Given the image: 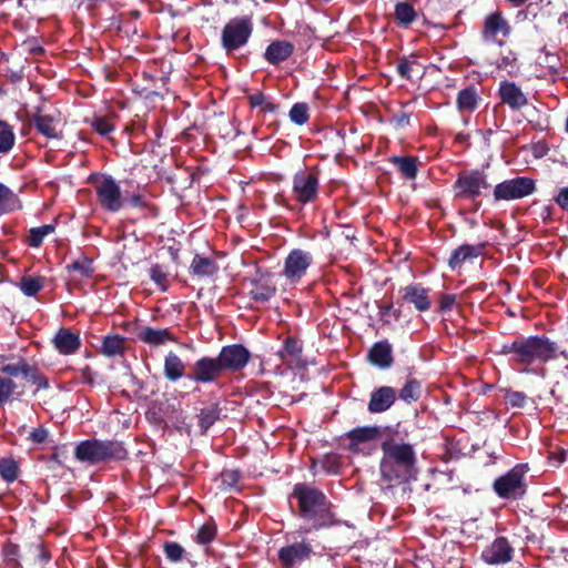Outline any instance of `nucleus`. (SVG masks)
I'll use <instances>...</instances> for the list:
<instances>
[{
    "label": "nucleus",
    "instance_id": "obj_16",
    "mask_svg": "<svg viewBox=\"0 0 568 568\" xmlns=\"http://www.w3.org/2000/svg\"><path fill=\"white\" fill-rule=\"evenodd\" d=\"M381 435L376 426L358 427L348 433V449L353 453H369L371 443Z\"/></svg>",
    "mask_w": 568,
    "mask_h": 568
},
{
    "label": "nucleus",
    "instance_id": "obj_51",
    "mask_svg": "<svg viewBox=\"0 0 568 568\" xmlns=\"http://www.w3.org/2000/svg\"><path fill=\"white\" fill-rule=\"evenodd\" d=\"M49 436V432L43 426H39L37 428H33L29 434V440H31L33 444H43Z\"/></svg>",
    "mask_w": 568,
    "mask_h": 568
},
{
    "label": "nucleus",
    "instance_id": "obj_11",
    "mask_svg": "<svg viewBox=\"0 0 568 568\" xmlns=\"http://www.w3.org/2000/svg\"><path fill=\"white\" fill-rule=\"evenodd\" d=\"M486 175L479 171L460 172L454 183L455 197L475 200L487 189Z\"/></svg>",
    "mask_w": 568,
    "mask_h": 568
},
{
    "label": "nucleus",
    "instance_id": "obj_38",
    "mask_svg": "<svg viewBox=\"0 0 568 568\" xmlns=\"http://www.w3.org/2000/svg\"><path fill=\"white\" fill-rule=\"evenodd\" d=\"M420 383L416 379H409L399 390V398L406 403L416 402L420 396Z\"/></svg>",
    "mask_w": 568,
    "mask_h": 568
},
{
    "label": "nucleus",
    "instance_id": "obj_1",
    "mask_svg": "<svg viewBox=\"0 0 568 568\" xmlns=\"http://www.w3.org/2000/svg\"><path fill=\"white\" fill-rule=\"evenodd\" d=\"M381 481L392 489L417 480L419 474L417 453L409 443L388 438L381 446Z\"/></svg>",
    "mask_w": 568,
    "mask_h": 568
},
{
    "label": "nucleus",
    "instance_id": "obj_34",
    "mask_svg": "<svg viewBox=\"0 0 568 568\" xmlns=\"http://www.w3.org/2000/svg\"><path fill=\"white\" fill-rule=\"evenodd\" d=\"M192 273L199 276H211L213 275L217 267L215 262L212 258L204 257L201 255H195L191 263Z\"/></svg>",
    "mask_w": 568,
    "mask_h": 568
},
{
    "label": "nucleus",
    "instance_id": "obj_42",
    "mask_svg": "<svg viewBox=\"0 0 568 568\" xmlns=\"http://www.w3.org/2000/svg\"><path fill=\"white\" fill-rule=\"evenodd\" d=\"M497 68L506 70L510 75L516 74L518 72L516 53L510 50L503 53L501 58L497 62Z\"/></svg>",
    "mask_w": 568,
    "mask_h": 568
},
{
    "label": "nucleus",
    "instance_id": "obj_20",
    "mask_svg": "<svg viewBox=\"0 0 568 568\" xmlns=\"http://www.w3.org/2000/svg\"><path fill=\"white\" fill-rule=\"evenodd\" d=\"M486 244L485 243H478L475 245L470 244H463L455 248L448 260V266L452 270H456L462 267V265L470 260L477 258L480 255L484 254Z\"/></svg>",
    "mask_w": 568,
    "mask_h": 568
},
{
    "label": "nucleus",
    "instance_id": "obj_53",
    "mask_svg": "<svg viewBox=\"0 0 568 568\" xmlns=\"http://www.w3.org/2000/svg\"><path fill=\"white\" fill-rule=\"evenodd\" d=\"M505 399L506 404L510 405L511 407H523L526 402V396L520 392H510L507 393Z\"/></svg>",
    "mask_w": 568,
    "mask_h": 568
},
{
    "label": "nucleus",
    "instance_id": "obj_21",
    "mask_svg": "<svg viewBox=\"0 0 568 568\" xmlns=\"http://www.w3.org/2000/svg\"><path fill=\"white\" fill-rule=\"evenodd\" d=\"M138 338L140 342L153 347H159L168 343L176 342V338L171 329L154 328L150 326L142 327L138 332Z\"/></svg>",
    "mask_w": 568,
    "mask_h": 568
},
{
    "label": "nucleus",
    "instance_id": "obj_44",
    "mask_svg": "<svg viewBox=\"0 0 568 568\" xmlns=\"http://www.w3.org/2000/svg\"><path fill=\"white\" fill-rule=\"evenodd\" d=\"M24 378L30 381L32 384L37 386L38 389L41 388H48L49 382L44 375H42L37 367L29 365L27 366V369L24 371Z\"/></svg>",
    "mask_w": 568,
    "mask_h": 568
},
{
    "label": "nucleus",
    "instance_id": "obj_56",
    "mask_svg": "<svg viewBox=\"0 0 568 568\" xmlns=\"http://www.w3.org/2000/svg\"><path fill=\"white\" fill-rule=\"evenodd\" d=\"M72 270L79 271L81 274H83L85 276H89L90 273L92 272V270L90 267V263L88 261H85V260H83V261H75L72 264Z\"/></svg>",
    "mask_w": 568,
    "mask_h": 568
},
{
    "label": "nucleus",
    "instance_id": "obj_40",
    "mask_svg": "<svg viewBox=\"0 0 568 568\" xmlns=\"http://www.w3.org/2000/svg\"><path fill=\"white\" fill-rule=\"evenodd\" d=\"M18 464L11 458H0V476L7 483H12L18 478Z\"/></svg>",
    "mask_w": 568,
    "mask_h": 568
},
{
    "label": "nucleus",
    "instance_id": "obj_60",
    "mask_svg": "<svg viewBox=\"0 0 568 568\" xmlns=\"http://www.w3.org/2000/svg\"><path fill=\"white\" fill-rule=\"evenodd\" d=\"M140 201H141L140 196H133L132 197V203L135 204V205H138L140 203Z\"/></svg>",
    "mask_w": 568,
    "mask_h": 568
},
{
    "label": "nucleus",
    "instance_id": "obj_6",
    "mask_svg": "<svg viewBox=\"0 0 568 568\" xmlns=\"http://www.w3.org/2000/svg\"><path fill=\"white\" fill-rule=\"evenodd\" d=\"M253 31V23L248 17L231 19L222 29L221 43L227 52L244 47Z\"/></svg>",
    "mask_w": 568,
    "mask_h": 568
},
{
    "label": "nucleus",
    "instance_id": "obj_48",
    "mask_svg": "<svg viewBox=\"0 0 568 568\" xmlns=\"http://www.w3.org/2000/svg\"><path fill=\"white\" fill-rule=\"evenodd\" d=\"M28 363L24 361H20L16 364H7L0 368V374L10 378L17 377L19 375H24V371L27 369Z\"/></svg>",
    "mask_w": 568,
    "mask_h": 568
},
{
    "label": "nucleus",
    "instance_id": "obj_24",
    "mask_svg": "<svg viewBox=\"0 0 568 568\" xmlns=\"http://www.w3.org/2000/svg\"><path fill=\"white\" fill-rule=\"evenodd\" d=\"M481 98L476 87L468 85L457 93L456 105L457 110L463 114L474 113L480 102Z\"/></svg>",
    "mask_w": 568,
    "mask_h": 568
},
{
    "label": "nucleus",
    "instance_id": "obj_25",
    "mask_svg": "<svg viewBox=\"0 0 568 568\" xmlns=\"http://www.w3.org/2000/svg\"><path fill=\"white\" fill-rule=\"evenodd\" d=\"M293 51L294 45L291 42L276 40L267 45L264 58L268 63L277 64L287 60Z\"/></svg>",
    "mask_w": 568,
    "mask_h": 568
},
{
    "label": "nucleus",
    "instance_id": "obj_17",
    "mask_svg": "<svg viewBox=\"0 0 568 568\" xmlns=\"http://www.w3.org/2000/svg\"><path fill=\"white\" fill-rule=\"evenodd\" d=\"M514 549L505 537L496 538L481 552V558L490 565H500L509 562L513 559Z\"/></svg>",
    "mask_w": 568,
    "mask_h": 568
},
{
    "label": "nucleus",
    "instance_id": "obj_14",
    "mask_svg": "<svg viewBox=\"0 0 568 568\" xmlns=\"http://www.w3.org/2000/svg\"><path fill=\"white\" fill-rule=\"evenodd\" d=\"M223 372L217 357H202L194 363L189 378L196 383H213L220 378Z\"/></svg>",
    "mask_w": 568,
    "mask_h": 568
},
{
    "label": "nucleus",
    "instance_id": "obj_55",
    "mask_svg": "<svg viewBox=\"0 0 568 568\" xmlns=\"http://www.w3.org/2000/svg\"><path fill=\"white\" fill-rule=\"evenodd\" d=\"M250 104L252 108L263 106L266 111H273L271 103H265V97L262 93L250 95Z\"/></svg>",
    "mask_w": 568,
    "mask_h": 568
},
{
    "label": "nucleus",
    "instance_id": "obj_43",
    "mask_svg": "<svg viewBox=\"0 0 568 568\" xmlns=\"http://www.w3.org/2000/svg\"><path fill=\"white\" fill-rule=\"evenodd\" d=\"M91 126L102 136L109 135L114 130V124L110 116H94L91 121Z\"/></svg>",
    "mask_w": 568,
    "mask_h": 568
},
{
    "label": "nucleus",
    "instance_id": "obj_31",
    "mask_svg": "<svg viewBox=\"0 0 568 568\" xmlns=\"http://www.w3.org/2000/svg\"><path fill=\"white\" fill-rule=\"evenodd\" d=\"M21 209V202L17 194L7 185L0 183V215Z\"/></svg>",
    "mask_w": 568,
    "mask_h": 568
},
{
    "label": "nucleus",
    "instance_id": "obj_5",
    "mask_svg": "<svg viewBox=\"0 0 568 568\" xmlns=\"http://www.w3.org/2000/svg\"><path fill=\"white\" fill-rule=\"evenodd\" d=\"M320 195V171L316 168L298 170L292 179V197L306 205L316 202Z\"/></svg>",
    "mask_w": 568,
    "mask_h": 568
},
{
    "label": "nucleus",
    "instance_id": "obj_22",
    "mask_svg": "<svg viewBox=\"0 0 568 568\" xmlns=\"http://www.w3.org/2000/svg\"><path fill=\"white\" fill-rule=\"evenodd\" d=\"M499 98L513 110H519L528 103L521 89L514 82L504 81L499 85Z\"/></svg>",
    "mask_w": 568,
    "mask_h": 568
},
{
    "label": "nucleus",
    "instance_id": "obj_58",
    "mask_svg": "<svg viewBox=\"0 0 568 568\" xmlns=\"http://www.w3.org/2000/svg\"><path fill=\"white\" fill-rule=\"evenodd\" d=\"M221 477H222V483L227 484L230 487H232L237 481V474L235 471H231V470L223 471Z\"/></svg>",
    "mask_w": 568,
    "mask_h": 568
},
{
    "label": "nucleus",
    "instance_id": "obj_8",
    "mask_svg": "<svg viewBox=\"0 0 568 568\" xmlns=\"http://www.w3.org/2000/svg\"><path fill=\"white\" fill-rule=\"evenodd\" d=\"M526 466L516 465L505 475L494 481V490L500 498L518 499L526 493L525 484Z\"/></svg>",
    "mask_w": 568,
    "mask_h": 568
},
{
    "label": "nucleus",
    "instance_id": "obj_32",
    "mask_svg": "<svg viewBox=\"0 0 568 568\" xmlns=\"http://www.w3.org/2000/svg\"><path fill=\"white\" fill-rule=\"evenodd\" d=\"M389 161L394 165H396V168L398 169V171L400 172V174L405 179L414 180L416 178L417 171H418V168H417L418 160H417V158H414V156H392Z\"/></svg>",
    "mask_w": 568,
    "mask_h": 568
},
{
    "label": "nucleus",
    "instance_id": "obj_29",
    "mask_svg": "<svg viewBox=\"0 0 568 568\" xmlns=\"http://www.w3.org/2000/svg\"><path fill=\"white\" fill-rule=\"evenodd\" d=\"M126 349V338L121 335L103 337L101 353L106 357L122 356Z\"/></svg>",
    "mask_w": 568,
    "mask_h": 568
},
{
    "label": "nucleus",
    "instance_id": "obj_23",
    "mask_svg": "<svg viewBox=\"0 0 568 568\" xmlns=\"http://www.w3.org/2000/svg\"><path fill=\"white\" fill-rule=\"evenodd\" d=\"M396 390L390 386H382L371 394L367 409L371 413H383L390 408L396 399Z\"/></svg>",
    "mask_w": 568,
    "mask_h": 568
},
{
    "label": "nucleus",
    "instance_id": "obj_12",
    "mask_svg": "<svg viewBox=\"0 0 568 568\" xmlns=\"http://www.w3.org/2000/svg\"><path fill=\"white\" fill-rule=\"evenodd\" d=\"M510 33V26L500 12H494L486 17L483 28L485 42L503 45Z\"/></svg>",
    "mask_w": 568,
    "mask_h": 568
},
{
    "label": "nucleus",
    "instance_id": "obj_61",
    "mask_svg": "<svg viewBox=\"0 0 568 568\" xmlns=\"http://www.w3.org/2000/svg\"><path fill=\"white\" fill-rule=\"evenodd\" d=\"M566 132L568 133V116H567V120H566Z\"/></svg>",
    "mask_w": 568,
    "mask_h": 568
},
{
    "label": "nucleus",
    "instance_id": "obj_39",
    "mask_svg": "<svg viewBox=\"0 0 568 568\" xmlns=\"http://www.w3.org/2000/svg\"><path fill=\"white\" fill-rule=\"evenodd\" d=\"M53 231L54 226L51 224L31 229L28 236V244L31 247H39L42 244L44 237L51 234Z\"/></svg>",
    "mask_w": 568,
    "mask_h": 568
},
{
    "label": "nucleus",
    "instance_id": "obj_41",
    "mask_svg": "<svg viewBox=\"0 0 568 568\" xmlns=\"http://www.w3.org/2000/svg\"><path fill=\"white\" fill-rule=\"evenodd\" d=\"M215 536V525L213 523H205L199 528L194 540L200 545H207L214 540Z\"/></svg>",
    "mask_w": 568,
    "mask_h": 568
},
{
    "label": "nucleus",
    "instance_id": "obj_35",
    "mask_svg": "<svg viewBox=\"0 0 568 568\" xmlns=\"http://www.w3.org/2000/svg\"><path fill=\"white\" fill-rule=\"evenodd\" d=\"M16 144L13 126L0 120V154L9 153Z\"/></svg>",
    "mask_w": 568,
    "mask_h": 568
},
{
    "label": "nucleus",
    "instance_id": "obj_59",
    "mask_svg": "<svg viewBox=\"0 0 568 568\" xmlns=\"http://www.w3.org/2000/svg\"><path fill=\"white\" fill-rule=\"evenodd\" d=\"M395 120L396 123L402 126L409 123V116L404 112L396 114Z\"/></svg>",
    "mask_w": 568,
    "mask_h": 568
},
{
    "label": "nucleus",
    "instance_id": "obj_52",
    "mask_svg": "<svg viewBox=\"0 0 568 568\" xmlns=\"http://www.w3.org/2000/svg\"><path fill=\"white\" fill-rule=\"evenodd\" d=\"M456 304L455 294H442L438 300L439 311L449 312Z\"/></svg>",
    "mask_w": 568,
    "mask_h": 568
},
{
    "label": "nucleus",
    "instance_id": "obj_4",
    "mask_svg": "<svg viewBox=\"0 0 568 568\" xmlns=\"http://www.w3.org/2000/svg\"><path fill=\"white\" fill-rule=\"evenodd\" d=\"M74 456L82 463L93 465L113 459H124L126 450L119 442L89 439L77 445Z\"/></svg>",
    "mask_w": 568,
    "mask_h": 568
},
{
    "label": "nucleus",
    "instance_id": "obj_36",
    "mask_svg": "<svg viewBox=\"0 0 568 568\" xmlns=\"http://www.w3.org/2000/svg\"><path fill=\"white\" fill-rule=\"evenodd\" d=\"M18 286L26 296H34L43 288L44 280L40 276H22Z\"/></svg>",
    "mask_w": 568,
    "mask_h": 568
},
{
    "label": "nucleus",
    "instance_id": "obj_33",
    "mask_svg": "<svg viewBox=\"0 0 568 568\" xmlns=\"http://www.w3.org/2000/svg\"><path fill=\"white\" fill-rule=\"evenodd\" d=\"M396 23L402 28L409 27L417 18V12L408 2H398L394 11Z\"/></svg>",
    "mask_w": 568,
    "mask_h": 568
},
{
    "label": "nucleus",
    "instance_id": "obj_3",
    "mask_svg": "<svg viewBox=\"0 0 568 568\" xmlns=\"http://www.w3.org/2000/svg\"><path fill=\"white\" fill-rule=\"evenodd\" d=\"M292 496L298 503L300 516L310 524L303 528V532L307 534L333 523L331 503L321 490L306 484H297Z\"/></svg>",
    "mask_w": 568,
    "mask_h": 568
},
{
    "label": "nucleus",
    "instance_id": "obj_10",
    "mask_svg": "<svg viewBox=\"0 0 568 568\" xmlns=\"http://www.w3.org/2000/svg\"><path fill=\"white\" fill-rule=\"evenodd\" d=\"M536 190L535 181L527 176L503 181L494 187L495 201H514L532 194Z\"/></svg>",
    "mask_w": 568,
    "mask_h": 568
},
{
    "label": "nucleus",
    "instance_id": "obj_57",
    "mask_svg": "<svg viewBox=\"0 0 568 568\" xmlns=\"http://www.w3.org/2000/svg\"><path fill=\"white\" fill-rule=\"evenodd\" d=\"M556 202L561 209L568 211V187H562L559 190L556 196Z\"/></svg>",
    "mask_w": 568,
    "mask_h": 568
},
{
    "label": "nucleus",
    "instance_id": "obj_47",
    "mask_svg": "<svg viewBox=\"0 0 568 568\" xmlns=\"http://www.w3.org/2000/svg\"><path fill=\"white\" fill-rule=\"evenodd\" d=\"M184 552V548L178 542L168 541L164 544V554L170 561H181Z\"/></svg>",
    "mask_w": 568,
    "mask_h": 568
},
{
    "label": "nucleus",
    "instance_id": "obj_27",
    "mask_svg": "<svg viewBox=\"0 0 568 568\" xmlns=\"http://www.w3.org/2000/svg\"><path fill=\"white\" fill-rule=\"evenodd\" d=\"M59 119L51 114H37L33 123L39 133L49 139L59 136L58 126Z\"/></svg>",
    "mask_w": 568,
    "mask_h": 568
},
{
    "label": "nucleus",
    "instance_id": "obj_54",
    "mask_svg": "<svg viewBox=\"0 0 568 568\" xmlns=\"http://www.w3.org/2000/svg\"><path fill=\"white\" fill-rule=\"evenodd\" d=\"M216 414L214 409H203L200 414V425L203 429H207L215 420Z\"/></svg>",
    "mask_w": 568,
    "mask_h": 568
},
{
    "label": "nucleus",
    "instance_id": "obj_28",
    "mask_svg": "<svg viewBox=\"0 0 568 568\" xmlns=\"http://www.w3.org/2000/svg\"><path fill=\"white\" fill-rule=\"evenodd\" d=\"M302 353V343L295 337H287L282 348L277 352L283 364L291 365L300 359Z\"/></svg>",
    "mask_w": 568,
    "mask_h": 568
},
{
    "label": "nucleus",
    "instance_id": "obj_9",
    "mask_svg": "<svg viewBox=\"0 0 568 568\" xmlns=\"http://www.w3.org/2000/svg\"><path fill=\"white\" fill-rule=\"evenodd\" d=\"M313 254L302 248H293L284 260L281 275L290 284H296L306 275L313 264Z\"/></svg>",
    "mask_w": 568,
    "mask_h": 568
},
{
    "label": "nucleus",
    "instance_id": "obj_13",
    "mask_svg": "<svg viewBox=\"0 0 568 568\" xmlns=\"http://www.w3.org/2000/svg\"><path fill=\"white\" fill-rule=\"evenodd\" d=\"M250 357V352L243 345L239 344L222 347L217 356L223 371L230 372L243 369L247 365Z\"/></svg>",
    "mask_w": 568,
    "mask_h": 568
},
{
    "label": "nucleus",
    "instance_id": "obj_46",
    "mask_svg": "<svg viewBox=\"0 0 568 568\" xmlns=\"http://www.w3.org/2000/svg\"><path fill=\"white\" fill-rule=\"evenodd\" d=\"M16 383L0 374V405L4 404L14 393Z\"/></svg>",
    "mask_w": 568,
    "mask_h": 568
},
{
    "label": "nucleus",
    "instance_id": "obj_15",
    "mask_svg": "<svg viewBox=\"0 0 568 568\" xmlns=\"http://www.w3.org/2000/svg\"><path fill=\"white\" fill-rule=\"evenodd\" d=\"M399 294L403 302L414 305L420 313L427 312L432 306L429 290L418 283H412L402 287Z\"/></svg>",
    "mask_w": 568,
    "mask_h": 568
},
{
    "label": "nucleus",
    "instance_id": "obj_45",
    "mask_svg": "<svg viewBox=\"0 0 568 568\" xmlns=\"http://www.w3.org/2000/svg\"><path fill=\"white\" fill-rule=\"evenodd\" d=\"M290 119L297 125H303L308 121V108L305 103H295L290 110Z\"/></svg>",
    "mask_w": 568,
    "mask_h": 568
},
{
    "label": "nucleus",
    "instance_id": "obj_26",
    "mask_svg": "<svg viewBox=\"0 0 568 568\" xmlns=\"http://www.w3.org/2000/svg\"><path fill=\"white\" fill-rule=\"evenodd\" d=\"M368 358L372 364L388 368L393 363L392 345L387 341L375 343L368 353Z\"/></svg>",
    "mask_w": 568,
    "mask_h": 568
},
{
    "label": "nucleus",
    "instance_id": "obj_18",
    "mask_svg": "<svg viewBox=\"0 0 568 568\" xmlns=\"http://www.w3.org/2000/svg\"><path fill=\"white\" fill-rule=\"evenodd\" d=\"M312 547L305 541L294 542L278 551V559L284 568H293L310 558Z\"/></svg>",
    "mask_w": 568,
    "mask_h": 568
},
{
    "label": "nucleus",
    "instance_id": "obj_50",
    "mask_svg": "<svg viewBox=\"0 0 568 568\" xmlns=\"http://www.w3.org/2000/svg\"><path fill=\"white\" fill-rule=\"evenodd\" d=\"M414 64V61H409L406 58H402L397 63L396 70L403 79L409 80L412 79V69Z\"/></svg>",
    "mask_w": 568,
    "mask_h": 568
},
{
    "label": "nucleus",
    "instance_id": "obj_19",
    "mask_svg": "<svg viewBox=\"0 0 568 568\" xmlns=\"http://www.w3.org/2000/svg\"><path fill=\"white\" fill-rule=\"evenodd\" d=\"M52 344L59 354L68 356L79 351L81 347V339L79 334H75L68 328H60L53 336Z\"/></svg>",
    "mask_w": 568,
    "mask_h": 568
},
{
    "label": "nucleus",
    "instance_id": "obj_37",
    "mask_svg": "<svg viewBox=\"0 0 568 568\" xmlns=\"http://www.w3.org/2000/svg\"><path fill=\"white\" fill-rule=\"evenodd\" d=\"M250 294L256 302H266L275 294V288L267 283L254 281Z\"/></svg>",
    "mask_w": 568,
    "mask_h": 568
},
{
    "label": "nucleus",
    "instance_id": "obj_7",
    "mask_svg": "<svg viewBox=\"0 0 568 568\" xmlns=\"http://www.w3.org/2000/svg\"><path fill=\"white\" fill-rule=\"evenodd\" d=\"M98 203L108 212H119L125 203L119 183L110 175H101L94 181Z\"/></svg>",
    "mask_w": 568,
    "mask_h": 568
},
{
    "label": "nucleus",
    "instance_id": "obj_2",
    "mask_svg": "<svg viewBox=\"0 0 568 568\" xmlns=\"http://www.w3.org/2000/svg\"><path fill=\"white\" fill-rule=\"evenodd\" d=\"M499 353L510 355V361L526 373L534 372L535 366L555 361L559 356L568 359V353L546 335L517 337L503 344Z\"/></svg>",
    "mask_w": 568,
    "mask_h": 568
},
{
    "label": "nucleus",
    "instance_id": "obj_49",
    "mask_svg": "<svg viewBox=\"0 0 568 568\" xmlns=\"http://www.w3.org/2000/svg\"><path fill=\"white\" fill-rule=\"evenodd\" d=\"M151 280L162 290L165 291L168 286V275L162 266L153 265L150 270Z\"/></svg>",
    "mask_w": 568,
    "mask_h": 568
},
{
    "label": "nucleus",
    "instance_id": "obj_30",
    "mask_svg": "<svg viewBox=\"0 0 568 568\" xmlns=\"http://www.w3.org/2000/svg\"><path fill=\"white\" fill-rule=\"evenodd\" d=\"M185 365L182 359L173 352H170L164 359V376L176 382L184 375Z\"/></svg>",
    "mask_w": 568,
    "mask_h": 568
}]
</instances>
